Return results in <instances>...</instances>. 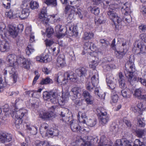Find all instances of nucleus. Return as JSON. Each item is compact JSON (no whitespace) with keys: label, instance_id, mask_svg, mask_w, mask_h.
Returning a JSON list of instances; mask_svg holds the SVG:
<instances>
[{"label":"nucleus","instance_id":"23","mask_svg":"<svg viewBox=\"0 0 146 146\" xmlns=\"http://www.w3.org/2000/svg\"><path fill=\"white\" fill-rule=\"evenodd\" d=\"M137 47L140 49V52L139 53H141L146 55V45L142 42L138 43L137 45Z\"/></svg>","mask_w":146,"mask_h":146},{"label":"nucleus","instance_id":"42","mask_svg":"<svg viewBox=\"0 0 146 146\" xmlns=\"http://www.w3.org/2000/svg\"><path fill=\"white\" fill-rule=\"evenodd\" d=\"M115 90L112 91V95L111 96V99L113 103H116L118 100V97L117 94H114Z\"/></svg>","mask_w":146,"mask_h":146},{"label":"nucleus","instance_id":"39","mask_svg":"<svg viewBox=\"0 0 146 146\" xmlns=\"http://www.w3.org/2000/svg\"><path fill=\"white\" fill-rule=\"evenodd\" d=\"M95 21L96 24L98 25L104 22V18L103 16L97 17L95 19Z\"/></svg>","mask_w":146,"mask_h":146},{"label":"nucleus","instance_id":"62","mask_svg":"<svg viewBox=\"0 0 146 146\" xmlns=\"http://www.w3.org/2000/svg\"><path fill=\"white\" fill-rule=\"evenodd\" d=\"M140 37L142 40L146 43V33H143L140 35Z\"/></svg>","mask_w":146,"mask_h":146},{"label":"nucleus","instance_id":"49","mask_svg":"<svg viewBox=\"0 0 146 146\" xmlns=\"http://www.w3.org/2000/svg\"><path fill=\"white\" fill-rule=\"evenodd\" d=\"M36 146H49L48 143L46 141H40L38 143H36Z\"/></svg>","mask_w":146,"mask_h":146},{"label":"nucleus","instance_id":"58","mask_svg":"<svg viewBox=\"0 0 146 146\" xmlns=\"http://www.w3.org/2000/svg\"><path fill=\"white\" fill-rule=\"evenodd\" d=\"M5 14L7 16V17L10 19L14 18V16L13 15L12 11H11L6 12Z\"/></svg>","mask_w":146,"mask_h":146},{"label":"nucleus","instance_id":"29","mask_svg":"<svg viewBox=\"0 0 146 146\" xmlns=\"http://www.w3.org/2000/svg\"><path fill=\"white\" fill-rule=\"evenodd\" d=\"M102 67L105 72L109 71L112 68H115V66L114 64L106 63L103 65Z\"/></svg>","mask_w":146,"mask_h":146},{"label":"nucleus","instance_id":"13","mask_svg":"<svg viewBox=\"0 0 146 146\" xmlns=\"http://www.w3.org/2000/svg\"><path fill=\"white\" fill-rule=\"evenodd\" d=\"M106 81L108 86L112 90L115 89L116 87V81L112 77L108 78L107 76Z\"/></svg>","mask_w":146,"mask_h":146},{"label":"nucleus","instance_id":"25","mask_svg":"<svg viewBox=\"0 0 146 146\" xmlns=\"http://www.w3.org/2000/svg\"><path fill=\"white\" fill-rule=\"evenodd\" d=\"M54 92L51 91L49 92H44L43 94V97L44 100L46 101H49L52 95H53L54 96Z\"/></svg>","mask_w":146,"mask_h":146},{"label":"nucleus","instance_id":"5","mask_svg":"<svg viewBox=\"0 0 146 146\" xmlns=\"http://www.w3.org/2000/svg\"><path fill=\"white\" fill-rule=\"evenodd\" d=\"M116 145L117 146H146L143 142L140 141L138 139L135 140L133 145L126 139L117 140L116 141Z\"/></svg>","mask_w":146,"mask_h":146},{"label":"nucleus","instance_id":"33","mask_svg":"<svg viewBox=\"0 0 146 146\" xmlns=\"http://www.w3.org/2000/svg\"><path fill=\"white\" fill-rule=\"evenodd\" d=\"M81 114V119H82L81 121H80V122H82L84 123H86V121L87 120V116H86V114L85 113H81V112H79L78 117H80V114Z\"/></svg>","mask_w":146,"mask_h":146},{"label":"nucleus","instance_id":"6","mask_svg":"<svg viewBox=\"0 0 146 146\" xmlns=\"http://www.w3.org/2000/svg\"><path fill=\"white\" fill-rule=\"evenodd\" d=\"M69 10L70 11V14H69L68 17H71L72 18L74 15V14L75 13L76 14H78L79 17L80 18L82 19L83 17L82 14L83 12L80 9L77 8H75L70 6L68 5L65 8V13L66 14L67 13V11Z\"/></svg>","mask_w":146,"mask_h":146},{"label":"nucleus","instance_id":"20","mask_svg":"<svg viewBox=\"0 0 146 146\" xmlns=\"http://www.w3.org/2000/svg\"><path fill=\"white\" fill-rule=\"evenodd\" d=\"M99 62L98 58L97 57H95L93 58L92 61L89 64L90 67L94 70L93 72L94 73V70H95L96 66L98 65Z\"/></svg>","mask_w":146,"mask_h":146},{"label":"nucleus","instance_id":"35","mask_svg":"<svg viewBox=\"0 0 146 146\" xmlns=\"http://www.w3.org/2000/svg\"><path fill=\"white\" fill-rule=\"evenodd\" d=\"M53 83V81L48 77H47L45 79H42L40 82L41 85L46 84H52Z\"/></svg>","mask_w":146,"mask_h":146},{"label":"nucleus","instance_id":"7","mask_svg":"<svg viewBox=\"0 0 146 146\" xmlns=\"http://www.w3.org/2000/svg\"><path fill=\"white\" fill-rule=\"evenodd\" d=\"M7 71L11 75L10 77L13 80V83H16L18 78V74L15 68L13 66H8L5 68V69L4 70V74L6 75Z\"/></svg>","mask_w":146,"mask_h":146},{"label":"nucleus","instance_id":"56","mask_svg":"<svg viewBox=\"0 0 146 146\" xmlns=\"http://www.w3.org/2000/svg\"><path fill=\"white\" fill-rule=\"evenodd\" d=\"M6 82L3 81L1 77L0 76V88H3L6 86Z\"/></svg>","mask_w":146,"mask_h":146},{"label":"nucleus","instance_id":"55","mask_svg":"<svg viewBox=\"0 0 146 146\" xmlns=\"http://www.w3.org/2000/svg\"><path fill=\"white\" fill-rule=\"evenodd\" d=\"M42 61L44 63H47L50 60L48 58V56L47 55H45L44 56L42 57Z\"/></svg>","mask_w":146,"mask_h":146},{"label":"nucleus","instance_id":"3","mask_svg":"<svg viewBox=\"0 0 146 146\" xmlns=\"http://www.w3.org/2000/svg\"><path fill=\"white\" fill-rule=\"evenodd\" d=\"M14 110H12V113L13 116H15V126L17 129H19L22 126L23 120L22 117L25 114L27 113V111L25 109H20L19 111H17V109L15 108Z\"/></svg>","mask_w":146,"mask_h":146},{"label":"nucleus","instance_id":"2","mask_svg":"<svg viewBox=\"0 0 146 146\" xmlns=\"http://www.w3.org/2000/svg\"><path fill=\"white\" fill-rule=\"evenodd\" d=\"M64 78L60 79L59 77H58L56 80L58 84L61 85H64L67 82V80H70L73 82H76L78 80V78L76 74L72 71H68L65 72L64 74Z\"/></svg>","mask_w":146,"mask_h":146},{"label":"nucleus","instance_id":"37","mask_svg":"<svg viewBox=\"0 0 146 146\" xmlns=\"http://www.w3.org/2000/svg\"><path fill=\"white\" fill-rule=\"evenodd\" d=\"M121 94L124 98H129L130 96V93L129 90H123L121 91Z\"/></svg>","mask_w":146,"mask_h":146},{"label":"nucleus","instance_id":"15","mask_svg":"<svg viewBox=\"0 0 146 146\" xmlns=\"http://www.w3.org/2000/svg\"><path fill=\"white\" fill-rule=\"evenodd\" d=\"M94 74L92 76V85L95 87L97 86L99 83V76L98 72L97 70H94Z\"/></svg>","mask_w":146,"mask_h":146},{"label":"nucleus","instance_id":"43","mask_svg":"<svg viewBox=\"0 0 146 146\" xmlns=\"http://www.w3.org/2000/svg\"><path fill=\"white\" fill-rule=\"evenodd\" d=\"M54 95V94L52 95L49 101H50L51 102L54 104H57L58 102V100L56 98V94L55 92Z\"/></svg>","mask_w":146,"mask_h":146},{"label":"nucleus","instance_id":"34","mask_svg":"<svg viewBox=\"0 0 146 146\" xmlns=\"http://www.w3.org/2000/svg\"><path fill=\"white\" fill-rule=\"evenodd\" d=\"M44 3L48 6L56 7L57 5L56 0H44Z\"/></svg>","mask_w":146,"mask_h":146},{"label":"nucleus","instance_id":"60","mask_svg":"<svg viewBox=\"0 0 146 146\" xmlns=\"http://www.w3.org/2000/svg\"><path fill=\"white\" fill-rule=\"evenodd\" d=\"M5 26L3 23L0 24V34L2 35L5 30Z\"/></svg>","mask_w":146,"mask_h":146},{"label":"nucleus","instance_id":"26","mask_svg":"<svg viewBox=\"0 0 146 146\" xmlns=\"http://www.w3.org/2000/svg\"><path fill=\"white\" fill-rule=\"evenodd\" d=\"M53 115L52 112L49 113L47 112H40L39 114V116L40 118L42 119L49 118L53 116Z\"/></svg>","mask_w":146,"mask_h":146},{"label":"nucleus","instance_id":"48","mask_svg":"<svg viewBox=\"0 0 146 146\" xmlns=\"http://www.w3.org/2000/svg\"><path fill=\"white\" fill-rule=\"evenodd\" d=\"M91 12L95 15H98L100 13L99 8L97 7H94L92 9Z\"/></svg>","mask_w":146,"mask_h":146},{"label":"nucleus","instance_id":"54","mask_svg":"<svg viewBox=\"0 0 146 146\" xmlns=\"http://www.w3.org/2000/svg\"><path fill=\"white\" fill-rule=\"evenodd\" d=\"M82 96L86 99L87 98H92V97L90 94L87 91H85L83 92Z\"/></svg>","mask_w":146,"mask_h":146},{"label":"nucleus","instance_id":"18","mask_svg":"<svg viewBox=\"0 0 146 146\" xmlns=\"http://www.w3.org/2000/svg\"><path fill=\"white\" fill-rule=\"evenodd\" d=\"M80 91V87L76 86L72 88L70 92V96L72 98H76L77 97V95Z\"/></svg>","mask_w":146,"mask_h":146},{"label":"nucleus","instance_id":"17","mask_svg":"<svg viewBox=\"0 0 146 146\" xmlns=\"http://www.w3.org/2000/svg\"><path fill=\"white\" fill-rule=\"evenodd\" d=\"M66 64L64 57L63 55H60L58 56L57 60L56 65L58 67L62 68Z\"/></svg>","mask_w":146,"mask_h":146},{"label":"nucleus","instance_id":"12","mask_svg":"<svg viewBox=\"0 0 146 146\" xmlns=\"http://www.w3.org/2000/svg\"><path fill=\"white\" fill-rule=\"evenodd\" d=\"M16 56L14 54H9L8 55L6 58V60L9 63V66L14 67L15 66V60H16L15 62V63L18 62L16 60Z\"/></svg>","mask_w":146,"mask_h":146},{"label":"nucleus","instance_id":"10","mask_svg":"<svg viewBox=\"0 0 146 146\" xmlns=\"http://www.w3.org/2000/svg\"><path fill=\"white\" fill-rule=\"evenodd\" d=\"M70 126L72 130L74 132H76L78 131H87L86 129H84L82 130V128H81L79 125L77 121L73 120L70 122Z\"/></svg>","mask_w":146,"mask_h":146},{"label":"nucleus","instance_id":"19","mask_svg":"<svg viewBox=\"0 0 146 146\" xmlns=\"http://www.w3.org/2000/svg\"><path fill=\"white\" fill-rule=\"evenodd\" d=\"M9 32L10 35L14 38H15L18 35V31L17 29L13 26L9 27Z\"/></svg>","mask_w":146,"mask_h":146},{"label":"nucleus","instance_id":"57","mask_svg":"<svg viewBox=\"0 0 146 146\" xmlns=\"http://www.w3.org/2000/svg\"><path fill=\"white\" fill-rule=\"evenodd\" d=\"M100 42L102 44L103 46L105 47H106L108 46L109 42L106 41L104 39H101L100 40Z\"/></svg>","mask_w":146,"mask_h":146},{"label":"nucleus","instance_id":"28","mask_svg":"<svg viewBox=\"0 0 146 146\" xmlns=\"http://www.w3.org/2000/svg\"><path fill=\"white\" fill-rule=\"evenodd\" d=\"M91 45L92 42H88L85 43L83 46V51L85 53L90 52L91 48Z\"/></svg>","mask_w":146,"mask_h":146},{"label":"nucleus","instance_id":"59","mask_svg":"<svg viewBox=\"0 0 146 146\" xmlns=\"http://www.w3.org/2000/svg\"><path fill=\"white\" fill-rule=\"evenodd\" d=\"M127 14H126V15H125V16L124 17L125 21L127 23H129L131 21V18L129 15L127 16Z\"/></svg>","mask_w":146,"mask_h":146},{"label":"nucleus","instance_id":"32","mask_svg":"<svg viewBox=\"0 0 146 146\" xmlns=\"http://www.w3.org/2000/svg\"><path fill=\"white\" fill-rule=\"evenodd\" d=\"M22 63L23 65V67L25 69H28L30 68V65L31 62L30 60L24 58L22 59Z\"/></svg>","mask_w":146,"mask_h":146},{"label":"nucleus","instance_id":"11","mask_svg":"<svg viewBox=\"0 0 146 146\" xmlns=\"http://www.w3.org/2000/svg\"><path fill=\"white\" fill-rule=\"evenodd\" d=\"M12 139V135L6 133H0V142L2 143L9 142L11 141Z\"/></svg>","mask_w":146,"mask_h":146},{"label":"nucleus","instance_id":"44","mask_svg":"<svg viewBox=\"0 0 146 146\" xmlns=\"http://www.w3.org/2000/svg\"><path fill=\"white\" fill-rule=\"evenodd\" d=\"M46 33L47 36L48 38L50 37L54 33L53 28L51 27H48L46 29Z\"/></svg>","mask_w":146,"mask_h":146},{"label":"nucleus","instance_id":"14","mask_svg":"<svg viewBox=\"0 0 146 146\" xmlns=\"http://www.w3.org/2000/svg\"><path fill=\"white\" fill-rule=\"evenodd\" d=\"M9 44L7 41L3 40L0 41V50L2 52L7 51L9 48Z\"/></svg>","mask_w":146,"mask_h":146},{"label":"nucleus","instance_id":"8","mask_svg":"<svg viewBox=\"0 0 146 146\" xmlns=\"http://www.w3.org/2000/svg\"><path fill=\"white\" fill-rule=\"evenodd\" d=\"M39 18L40 21L44 25H47L49 22V19L48 17L46 14V8L45 7H43L41 9L39 15Z\"/></svg>","mask_w":146,"mask_h":146},{"label":"nucleus","instance_id":"46","mask_svg":"<svg viewBox=\"0 0 146 146\" xmlns=\"http://www.w3.org/2000/svg\"><path fill=\"white\" fill-rule=\"evenodd\" d=\"M131 110L132 111L134 112V113H138L141 115L142 114V111L141 110H140L138 107L137 106H132L131 108Z\"/></svg>","mask_w":146,"mask_h":146},{"label":"nucleus","instance_id":"1","mask_svg":"<svg viewBox=\"0 0 146 146\" xmlns=\"http://www.w3.org/2000/svg\"><path fill=\"white\" fill-rule=\"evenodd\" d=\"M126 68L124 71L125 76L128 78V81L131 83L133 81L139 82L143 85L146 84V80L137 78L133 76V74L135 71V66L132 62H129L125 64Z\"/></svg>","mask_w":146,"mask_h":146},{"label":"nucleus","instance_id":"31","mask_svg":"<svg viewBox=\"0 0 146 146\" xmlns=\"http://www.w3.org/2000/svg\"><path fill=\"white\" fill-rule=\"evenodd\" d=\"M143 91V89L141 88L136 89L135 91L134 95L138 99H140L142 95L141 94Z\"/></svg>","mask_w":146,"mask_h":146},{"label":"nucleus","instance_id":"22","mask_svg":"<svg viewBox=\"0 0 146 146\" xmlns=\"http://www.w3.org/2000/svg\"><path fill=\"white\" fill-rule=\"evenodd\" d=\"M75 72L79 76L81 77L86 74L87 70L84 67H80L76 70Z\"/></svg>","mask_w":146,"mask_h":146},{"label":"nucleus","instance_id":"53","mask_svg":"<svg viewBox=\"0 0 146 146\" xmlns=\"http://www.w3.org/2000/svg\"><path fill=\"white\" fill-rule=\"evenodd\" d=\"M119 81L120 87L121 88H124L126 87V84L125 83V80H120Z\"/></svg>","mask_w":146,"mask_h":146},{"label":"nucleus","instance_id":"4","mask_svg":"<svg viewBox=\"0 0 146 146\" xmlns=\"http://www.w3.org/2000/svg\"><path fill=\"white\" fill-rule=\"evenodd\" d=\"M107 14L110 19L113 21L114 23L115 30L118 31L121 28L122 26V20L117 15L114 10H108Z\"/></svg>","mask_w":146,"mask_h":146},{"label":"nucleus","instance_id":"16","mask_svg":"<svg viewBox=\"0 0 146 146\" xmlns=\"http://www.w3.org/2000/svg\"><path fill=\"white\" fill-rule=\"evenodd\" d=\"M131 6V4L128 2H126L125 3H122L121 5V10L123 12V11H125L124 13L125 15H126V14L130 13L131 12L130 10V8Z\"/></svg>","mask_w":146,"mask_h":146},{"label":"nucleus","instance_id":"52","mask_svg":"<svg viewBox=\"0 0 146 146\" xmlns=\"http://www.w3.org/2000/svg\"><path fill=\"white\" fill-rule=\"evenodd\" d=\"M94 87L92 85V83L90 82H88L86 84V89L90 92H92L93 90V88Z\"/></svg>","mask_w":146,"mask_h":146},{"label":"nucleus","instance_id":"45","mask_svg":"<svg viewBox=\"0 0 146 146\" xmlns=\"http://www.w3.org/2000/svg\"><path fill=\"white\" fill-rule=\"evenodd\" d=\"M34 49L31 46V45H29L27 46L26 49V54L28 55H29L31 53L34 51Z\"/></svg>","mask_w":146,"mask_h":146},{"label":"nucleus","instance_id":"61","mask_svg":"<svg viewBox=\"0 0 146 146\" xmlns=\"http://www.w3.org/2000/svg\"><path fill=\"white\" fill-rule=\"evenodd\" d=\"M45 42L47 46H50L54 43L53 41L52 40L46 39Z\"/></svg>","mask_w":146,"mask_h":146},{"label":"nucleus","instance_id":"30","mask_svg":"<svg viewBox=\"0 0 146 146\" xmlns=\"http://www.w3.org/2000/svg\"><path fill=\"white\" fill-rule=\"evenodd\" d=\"M127 51V49H123L122 51H116L115 52L116 56L118 58H121L123 57V56L126 53Z\"/></svg>","mask_w":146,"mask_h":146},{"label":"nucleus","instance_id":"27","mask_svg":"<svg viewBox=\"0 0 146 146\" xmlns=\"http://www.w3.org/2000/svg\"><path fill=\"white\" fill-rule=\"evenodd\" d=\"M100 119V123L103 125L106 124L109 120V117L107 115L101 116L99 117Z\"/></svg>","mask_w":146,"mask_h":146},{"label":"nucleus","instance_id":"9","mask_svg":"<svg viewBox=\"0 0 146 146\" xmlns=\"http://www.w3.org/2000/svg\"><path fill=\"white\" fill-rule=\"evenodd\" d=\"M21 7L23 10L21 11V14L19 17L22 19H26L29 15L30 12L29 10V7L27 3H23L21 5Z\"/></svg>","mask_w":146,"mask_h":146},{"label":"nucleus","instance_id":"38","mask_svg":"<svg viewBox=\"0 0 146 146\" xmlns=\"http://www.w3.org/2000/svg\"><path fill=\"white\" fill-rule=\"evenodd\" d=\"M38 6V3L36 1H32L30 3V7L33 10L37 9Z\"/></svg>","mask_w":146,"mask_h":146},{"label":"nucleus","instance_id":"47","mask_svg":"<svg viewBox=\"0 0 146 146\" xmlns=\"http://www.w3.org/2000/svg\"><path fill=\"white\" fill-rule=\"evenodd\" d=\"M99 88L98 87H96L95 88L94 90V93L96 95H97L100 98H104L105 96V95L103 96V95H100L99 93Z\"/></svg>","mask_w":146,"mask_h":146},{"label":"nucleus","instance_id":"21","mask_svg":"<svg viewBox=\"0 0 146 146\" xmlns=\"http://www.w3.org/2000/svg\"><path fill=\"white\" fill-rule=\"evenodd\" d=\"M69 112L67 108L63 109L60 112V113L59 114L62 117H65L64 119L62 118V121H64L65 122H66L68 121L69 120H66L65 119L66 118L67 119L68 117H69L68 116V113Z\"/></svg>","mask_w":146,"mask_h":146},{"label":"nucleus","instance_id":"63","mask_svg":"<svg viewBox=\"0 0 146 146\" xmlns=\"http://www.w3.org/2000/svg\"><path fill=\"white\" fill-rule=\"evenodd\" d=\"M139 28L141 31L145 32L146 30V25L142 24L139 26Z\"/></svg>","mask_w":146,"mask_h":146},{"label":"nucleus","instance_id":"36","mask_svg":"<svg viewBox=\"0 0 146 146\" xmlns=\"http://www.w3.org/2000/svg\"><path fill=\"white\" fill-rule=\"evenodd\" d=\"M96 119H89L86 121L87 124L89 126L92 127L96 123Z\"/></svg>","mask_w":146,"mask_h":146},{"label":"nucleus","instance_id":"51","mask_svg":"<svg viewBox=\"0 0 146 146\" xmlns=\"http://www.w3.org/2000/svg\"><path fill=\"white\" fill-rule=\"evenodd\" d=\"M135 133L139 137H141L144 134V130L139 129L136 131Z\"/></svg>","mask_w":146,"mask_h":146},{"label":"nucleus","instance_id":"64","mask_svg":"<svg viewBox=\"0 0 146 146\" xmlns=\"http://www.w3.org/2000/svg\"><path fill=\"white\" fill-rule=\"evenodd\" d=\"M53 129H50L49 130H48L46 131V136H48L49 135H53Z\"/></svg>","mask_w":146,"mask_h":146},{"label":"nucleus","instance_id":"24","mask_svg":"<svg viewBox=\"0 0 146 146\" xmlns=\"http://www.w3.org/2000/svg\"><path fill=\"white\" fill-rule=\"evenodd\" d=\"M96 113L99 117L107 114L104 108L101 107H98L96 109Z\"/></svg>","mask_w":146,"mask_h":146},{"label":"nucleus","instance_id":"50","mask_svg":"<svg viewBox=\"0 0 146 146\" xmlns=\"http://www.w3.org/2000/svg\"><path fill=\"white\" fill-rule=\"evenodd\" d=\"M63 29L64 26L62 25H58L56 27L55 30L57 33H59V32H61L63 31Z\"/></svg>","mask_w":146,"mask_h":146},{"label":"nucleus","instance_id":"41","mask_svg":"<svg viewBox=\"0 0 146 146\" xmlns=\"http://www.w3.org/2000/svg\"><path fill=\"white\" fill-rule=\"evenodd\" d=\"M137 125L139 127H143L145 126V121L143 118L141 119L138 118Z\"/></svg>","mask_w":146,"mask_h":146},{"label":"nucleus","instance_id":"40","mask_svg":"<svg viewBox=\"0 0 146 146\" xmlns=\"http://www.w3.org/2000/svg\"><path fill=\"white\" fill-rule=\"evenodd\" d=\"M94 36V34L92 33L85 32L83 37L84 40L89 39L92 38Z\"/></svg>","mask_w":146,"mask_h":146}]
</instances>
